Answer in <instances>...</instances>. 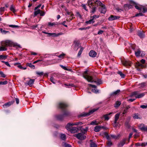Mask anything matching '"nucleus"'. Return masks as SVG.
I'll return each mask as SVG.
<instances>
[{
  "instance_id": "16",
  "label": "nucleus",
  "mask_w": 147,
  "mask_h": 147,
  "mask_svg": "<svg viewBox=\"0 0 147 147\" xmlns=\"http://www.w3.org/2000/svg\"><path fill=\"white\" fill-rule=\"evenodd\" d=\"M80 129L81 131L82 132V133L85 134V133L88 130V127H86L85 128H84L82 127V126H81L80 128Z\"/></svg>"
},
{
  "instance_id": "20",
  "label": "nucleus",
  "mask_w": 147,
  "mask_h": 147,
  "mask_svg": "<svg viewBox=\"0 0 147 147\" xmlns=\"http://www.w3.org/2000/svg\"><path fill=\"white\" fill-rule=\"evenodd\" d=\"M140 127V129L142 131L147 132V127H144V124H141Z\"/></svg>"
},
{
  "instance_id": "42",
  "label": "nucleus",
  "mask_w": 147,
  "mask_h": 147,
  "mask_svg": "<svg viewBox=\"0 0 147 147\" xmlns=\"http://www.w3.org/2000/svg\"><path fill=\"white\" fill-rule=\"evenodd\" d=\"M107 146L109 147H110L112 145V143L111 141L110 140H108L107 142Z\"/></svg>"
},
{
  "instance_id": "31",
  "label": "nucleus",
  "mask_w": 147,
  "mask_h": 147,
  "mask_svg": "<svg viewBox=\"0 0 147 147\" xmlns=\"http://www.w3.org/2000/svg\"><path fill=\"white\" fill-rule=\"evenodd\" d=\"M64 115V117H67L69 115L70 113L69 112L67 111H65L64 112V113L63 115Z\"/></svg>"
},
{
  "instance_id": "8",
  "label": "nucleus",
  "mask_w": 147,
  "mask_h": 147,
  "mask_svg": "<svg viewBox=\"0 0 147 147\" xmlns=\"http://www.w3.org/2000/svg\"><path fill=\"white\" fill-rule=\"evenodd\" d=\"M102 129H106V128L103 126L97 125L95 127L94 130L96 132H98Z\"/></svg>"
},
{
  "instance_id": "5",
  "label": "nucleus",
  "mask_w": 147,
  "mask_h": 147,
  "mask_svg": "<svg viewBox=\"0 0 147 147\" xmlns=\"http://www.w3.org/2000/svg\"><path fill=\"white\" fill-rule=\"evenodd\" d=\"M98 5L100 7L98 8L99 11L101 13L105 14L107 11V9L105 5L101 2H99Z\"/></svg>"
},
{
  "instance_id": "9",
  "label": "nucleus",
  "mask_w": 147,
  "mask_h": 147,
  "mask_svg": "<svg viewBox=\"0 0 147 147\" xmlns=\"http://www.w3.org/2000/svg\"><path fill=\"white\" fill-rule=\"evenodd\" d=\"M120 18V17L118 16H115L111 15L108 18V20L109 21H112L114 20L118 19Z\"/></svg>"
},
{
  "instance_id": "61",
  "label": "nucleus",
  "mask_w": 147,
  "mask_h": 147,
  "mask_svg": "<svg viewBox=\"0 0 147 147\" xmlns=\"http://www.w3.org/2000/svg\"><path fill=\"white\" fill-rule=\"evenodd\" d=\"M60 66L62 68V69H63L65 70H67V68L65 66H63L62 65H60Z\"/></svg>"
},
{
  "instance_id": "48",
  "label": "nucleus",
  "mask_w": 147,
  "mask_h": 147,
  "mask_svg": "<svg viewBox=\"0 0 147 147\" xmlns=\"http://www.w3.org/2000/svg\"><path fill=\"white\" fill-rule=\"evenodd\" d=\"M96 9V7L95 6L93 7L92 8V10L91 12L92 13H94L95 12Z\"/></svg>"
},
{
  "instance_id": "38",
  "label": "nucleus",
  "mask_w": 147,
  "mask_h": 147,
  "mask_svg": "<svg viewBox=\"0 0 147 147\" xmlns=\"http://www.w3.org/2000/svg\"><path fill=\"white\" fill-rule=\"evenodd\" d=\"M121 104V102L119 101L116 102L115 105L114 107L115 108L118 107Z\"/></svg>"
},
{
  "instance_id": "25",
  "label": "nucleus",
  "mask_w": 147,
  "mask_h": 147,
  "mask_svg": "<svg viewBox=\"0 0 147 147\" xmlns=\"http://www.w3.org/2000/svg\"><path fill=\"white\" fill-rule=\"evenodd\" d=\"M100 124V122L97 121L96 120H94L91 122L90 123V125H98Z\"/></svg>"
},
{
  "instance_id": "36",
  "label": "nucleus",
  "mask_w": 147,
  "mask_h": 147,
  "mask_svg": "<svg viewBox=\"0 0 147 147\" xmlns=\"http://www.w3.org/2000/svg\"><path fill=\"white\" fill-rule=\"evenodd\" d=\"M138 94V91H135L132 92L131 94L130 97H131L133 96L137 95Z\"/></svg>"
},
{
  "instance_id": "57",
  "label": "nucleus",
  "mask_w": 147,
  "mask_h": 147,
  "mask_svg": "<svg viewBox=\"0 0 147 147\" xmlns=\"http://www.w3.org/2000/svg\"><path fill=\"white\" fill-rule=\"evenodd\" d=\"M9 26L12 28H19V26L18 25H9Z\"/></svg>"
},
{
  "instance_id": "53",
  "label": "nucleus",
  "mask_w": 147,
  "mask_h": 147,
  "mask_svg": "<svg viewBox=\"0 0 147 147\" xmlns=\"http://www.w3.org/2000/svg\"><path fill=\"white\" fill-rule=\"evenodd\" d=\"M7 83V82L6 80H5L3 82H0V85H6Z\"/></svg>"
},
{
  "instance_id": "62",
  "label": "nucleus",
  "mask_w": 147,
  "mask_h": 147,
  "mask_svg": "<svg viewBox=\"0 0 147 147\" xmlns=\"http://www.w3.org/2000/svg\"><path fill=\"white\" fill-rule=\"evenodd\" d=\"M64 145L65 147H71L70 145L66 143H65Z\"/></svg>"
},
{
  "instance_id": "2",
  "label": "nucleus",
  "mask_w": 147,
  "mask_h": 147,
  "mask_svg": "<svg viewBox=\"0 0 147 147\" xmlns=\"http://www.w3.org/2000/svg\"><path fill=\"white\" fill-rule=\"evenodd\" d=\"M2 47H0V51H6L7 49L6 47L10 46L11 44V41L9 40H6L2 41L1 42Z\"/></svg>"
},
{
  "instance_id": "50",
  "label": "nucleus",
  "mask_w": 147,
  "mask_h": 147,
  "mask_svg": "<svg viewBox=\"0 0 147 147\" xmlns=\"http://www.w3.org/2000/svg\"><path fill=\"white\" fill-rule=\"evenodd\" d=\"M7 58V56H6L3 55H0V59L3 60Z\"/></svg>"
},
{
  "instance_id": "3",
  "label": "nucleus",
  "mask_w": 147,
  "mask_h": 147,
  "mask_svg": "<svg viewBox=\"0 0 147 147\" xmlns=\"http://www.w3.org/2000/svg\"><path fill=\"white\" fill-rule=\"evenodd\" d=\"M99 109V108L96 109H94L90 110L88 113L84 112L79 115V117H84L88 116L92 114L93 113L97 111Z\"/></svg>"
},
{
  "instance_id": "6",
  "label": "nucleus",
  "mask_w": 147,
  "mask_h": 147,
  "mask_svg": "<svg viewBox=\"0 0 147 147\" xmlns=\"http://www.w3.org/2000/svg\"><path fill=\"white\" fill-rule=\"evenodd\" d=\"M99 2L100 1L98 0L95 1L94 0H88L87 3L88 5L90 7L91 6L92 7L95 6L96 4H97V6L98 5Z\"/></svg>"
},
{
  "instance_id": "19",
  "label": "nucleus",
  "mask_w": 147,
  "mask_h": 147,
  "mask_svg": "<svg viewBox=\"0 0 147 147\" xmlns=\"http://www.w3.org/2000/svg\"><path fill=\"white\" fill-rule=\"evenodd\" d=\"M120 113H117L116 114L115 116V120L114 122V123H116L117 121L119 118Z\"/></svg>"
},
{
  "instance_id": "23",
  "label": "nucleus",
  "mask_w": 147,
  "mask_h": 147,
  "mask_svg": "<svg viewBox=\"0 0 147 147\" xmlns=\"http://www.w3.org/2000/svg\"><path fill=\"white\" fill-rule=\"evenodd\" d=\"M56 117L57 119L60 121L62 120L64 118V115H57L56 116Z\"/></svg>"
},
{
  "instance_id": "60",
  "label": "nucleus",
  "mask_w": 147,
  "mask_h": 147,
  "mask_svg": "<svg viewBox=\"0 0 147 147\" xmlns=\"http://www.w3.org/2000/svg\"><path fill=\"white\" fill-rule=\"evenodd\" d=\"M82 7L86 11H87V9H86V6L85 4H82Z\"/></svg>"
},
{
  "instance_id": "30",
  "label": "nucleus",
  "mask_w": 147,
  "mask_h": 147,
  "mask_svg": "<svg viewBox=\"0 0 147 147\" xmlns=\"http://www.w3.org/2000/svg\"><path fill=\"white\" fill-rule=\"evenodd\" d=\"M86 76L87 77H91V76H90L88 75V71L87 70L84 71L83 74V77L87 80V79H86V78H85V76Z\"/></svg>"
},
{
  "instance_id": "22",
  "label": "nucleus",
  "mask_w": 147,
  "mask_h": 147,
  "mask_svg": "<svg viewBox=\"0 0 147 147\" xmlns=\"http://www.w3.org/2000/svg\"><path fill=\"white\" fill-rule=\"evenodd\" d=\"M113 113L112 112L108 114H107L104 115L103 116V117L106 120H108L109 119V115H111Z\"/></svg>"
},
{
  "instance_id": "51",
  "label": "nucleus",
  "mask_w": 147,
  "mask_h": 147,
  "mask_svg": "<svg viewBox=\"0 0 147 147\" xmlns=\"http://www.w3.org/2000/svg\"><path fill=\"white\" fill-rule=\"evenodd\" d=\"M1 62L2 63H4L7 66H8L9 67H11L10 65L9 64V62H6V61H1Z\"/></svg>"
},
{
  "instance_id": "21",
  "label": "nucleus",
  "mask_w": 147,
  "mask_h": 147,
  "mask_svg": "<svg viewBox=\"0 0 147 147\" xmlns=\"http://www.w3.org/2000/svg\"><path fill=\"white\" fill-rule=\"evenodd\" d=\"M14 100H12L11 101L9 102H7L6 103H5V104L4 105H3V106H5L7 107H9L11 105H12L14 102Z\"/></svg>"
},
{
  "instance_id": "11",
  "label": "nucleus",
  "mask_w": 147,
  "mask_h": 147,
  "mask_svg": "<svg viewBox=\"0 0 147 147\" xmlns=\"http://www.w3.org/2000/svg\"><path fill=\"white\" fill-rule=\"evenodd\" d=\"M134 2H133L132 3L133 4V5H131L130 4H125L124 5V7L125 10H127L129 9H130L132 8L133 7V6L134 5L135 6V5H134L133 3Z\"/></svg>"
},
{
  "instance_id": "39",
  "label": "nucleus",
  "mask_w": 147,
  "mask_h": 147,
  "mask_svg": "<svg viewBox=\"0 0 147 147\" xmlns=\"http://www.w3.org/2000/svg\"><path fill=\"white\" fill-rule=\"evenodd\" d=\"M117 73L120 76L121 78H124L125 76V75L124 74L122 73L121 71H119Z\"/></svg>"
},
{
  "instance_id": "56",
  "label": "nucleus",
  "mask_w": 147,
  "mask_h": 147,
  "mask_svg": "<svg viewBox=\"0 0 147 147\" xmlns=\"http://www.w3.org/2000/svg\"><path fill=\"white\" fill-rule=\"evenodd\" d=\"M99 17V16L96 15H93L91 17V18H92L94 20V19H96V18H98Z\"/></svg>"
},
{
  "instance_id": "45",
  "label": "nucleus",
  "mask_w": 147,
  "mask_h": 147,
  "mask_svg": "<svg viewBox=\"0 0 147 147\" xmlns=\"http://www.w3.org/2000/svg\"><path fill=\"white\" fill-rule=\"evenodd\" d=\"M83 123L81 122H77L75 123H73V125H81L83 124Z\"/></svg>"
},
{
  "instance_id": "40",
  "label": "nucleus",
  "mask_w": 147,
  "mask_h": 147,
  "mask_svg": "<svg viewBox=\"0 0 147 147\" xmlns=\"http://www.w3.org/2000/svg\"><path fill=\"white\" fill-rule=\"evenodd\" d=\"M60 138L62 140H65L66 139V136L64 134H61Z\"/></svg>"
},
{
  "instance_id": "10",
  "label": "nucleus",
  "mask_w": 147,
  "mask_h": 147,
  "mask_svg": "<svg viewBox=\"0 0 147 147\" xmlns=\"http://www.w3.org/2000/svg\"><path fill=\"white\" fill-rule=\"evenodd\" d=\"M68 105L64 103H60L59 104V108L63 110L65 108L68 107Z\"/></svg>"
},
{
  "instance_id": "17",
  "label": "nucleus",
  "mask_w": 147,
  "mask_h": 147,
  "mask_svg": "<svg viewBox=\"0 0 147 147\" xmlns=\"http://www.w3.org/2000/svg\"><path fill=\"white\" fill-rule=\"evenodd\" d=\"M137 34L141 38H143L145 37L144 32H143L139 31L138 32Z\"/></svg>"
},
{
  "instance_id": "28",
  "label": "nucleus",
  "mask_w": 147,
  "mask_h": 147,
  "mask_svg": "<svg viewBox=\"0 0 147 147\" xmlns=\"http://www.w3.org/2000/svg\"><path fill=\"white\" fill-rule=\"evenodd\" d=\"M120 90H117L116 91L112 93L111 94V96H115L116 95L118 94L120 92Z\"/></svg>"
},
{
  "instance_id": "54",
  "label": "nucleus",
  "mask_w": 147,
  "mask_h": 147,
  "mask_svg": "<svg viewBox=\"0 0 147 147\" xmlns=\"http://www.w3.org/2000/svg\"><path fill=\"white\" fill-rule=\"evenodd\" d=\"M0 75L1 77L3 78H5L6 77V75L2 71H0Z\"/></svg>"
},
{
  "instance_id": "33",
  "label": "nucleus",
  "mask_w": 147,
  "mask_h": 147,
  "mask_svg": "<svg viewBox=\"0 0 147 147\" xmlns=\"http://www.w3.org/2000/svg\"><path fill=\"white\" fill-rule=\"evenodd\" d=\"M94 21L92 18L90 20L86 22V23L87 24H91L94 23Z\"/></svg>"
},
{
  "instance_id": "18",
  "label": "nucleus",
  "mask_w": 147,
  "mask_h": 147,
  "mask_svg": "<svg viewBox=\"0 0 147 147\" xmlns=\"http://www.w3.org/2000/svg\"><path fill=\"white\" fill-rule=\"evenodd\" d=\"M73 124V123H68L65 126L66 129L69 131L71 127H71L72 126L74 125Z\"/></svg>"
},
{
  "instance_id": "43",
  "label": "nucleus",
  "mask_w": 147,
  "mask_h": 147,
  "mask_svg": "<svg viewBox=\"0 0 147 147\" xmlns=\"http://www.w3.org/2000/svg\"><path fill=\"white\" fill-rule=\"evenodd\" d=\"M10 10L11 11H12L13 13H15L16 12V11L14 8V7L13 6V5H11V6L10 8Z\"/></svg>"
},
{
  "instance_id": "27",
  "label": "nucleus",
  "mask_w": 147,
  "mask_h": 147,
  "mask_svg": "<svg viewBox=\"0 0 147 147\" xmlns=\"http://www.w3.org/2000/svg\"><path fill=\"white\" fill-rule=\"evenodd\" d=\"M145 95L144 93H142L140 94H138V95L136 96V98H141Z\"/></svg>"
},
{
  "instance_id": "24",
  "label": "nucleus",
  "mask_w": 147,
  "mask_h": 147,
  "mask_svg": "<svg viewBox=\"0 0 147 147\" xmlns=\"http://www.w3.org/2000/svg\"><path fill=\"white\" fill-rule=\"evenodd\" d=\"M125 140H123L118 144V147H122L125 144Z\"/></svg>"
},
{
  "instance_id": "12",
  "label": "nucleus",
  "mask_w": 147,
  "mask_h": 147,
  "mask_svg": "<svg viewBox=\"0 0 147 147\" xmlns=\"http://www.w3.org/2000/svg\"><path fill=\"white\" fill-rule=\"evenodd\" d=\"M123 64L125 66H130L131 65V61L128 60H125L122 62Z\"/></svg>"
},
{
  "instance_id": "63",
  "label": "nucleus",
  "mask_w": 147,
  "mask_h": 147,
  "mask_svg": "<svg viewBox=\"0 0 147 147\" xmlns=\"http://www.w3.org/2000/svg\"><path fill=\"white\" fill-rule=\"evenodd\" d=\"M125 125L127 128H130V126L128 122H126L125 123Z\"/></svg>"
},
{
  "instance_id": "14",
  "label": "nucleus",
  "mask_w": 147,
  "mask_h": 147,
  "mask_svg": "<svg viewBox=\"0 0 147 147\" xmlns=\"http://www.w3.org/2000/svg\"><path fill=\"white\" fill-rule=\"evenodd\" d=\"M96 53L94 51L91 50L90 51L89 53V56L91 57H95L96 56Z\"/></svg>"
},
{
  "instance_id": "37",
  "label": "nucleus",
  "mask_w": 147,
  "mask_h": 147,
  "mask_svg": "<svg viewBox=\"0 0 147 147\" xmlns=\"http://www.w3.org/2000/svg\"><path fill=\"white\" fill-rule=\"evenodd\" d=\"M104 134L107 139L108 140H110V138L107 132H105L104 133Z\"/></svg>"
},
{
  "instance_id": "59",
  "label": "nucleus",
  "mask_w": 147,
  "mask_h": 147,
  "mask_svg": "<svg viewBox=\"0 0 147 147\" xmlns=\"http://www.w3.org/2000/svg\"><path fill=\"white\" fill-rule=\"evenodd\" d=\"M104 32V31L101 30H100L98 32V34L100 35L102 34Z\"/></svg>"
},
{
  "instance_id": "7",
  "label": "nucleus",
  "mask_w": 147,
  "mask_h": 147,
  "mask_svg": "<svg viewBox=\"0 0 147 147\" xmlns=\"http://www.w3.org/2000/svg\"><path fill=\"white\" fill-rule=\"evenodd\" d=\"M74 136L76 137L78 139L80 140H85L86 138V136L82 133H79L77 134H75Z\"/></svg>"
},
{
  "instance_id": "35",
  "label": "nucleus",
  "mask_w": 147,
  "mask_h": 147,
  "mask_svg": "<svg viewBox=\"0 0 147 147\" xmlns=\"http://www.w3.org/2000/svg\"><path fill=\"white\" fill-rule=\"evenodd\" d=\"M26 65L27 66H29L33 69H34L35 68V66L31 63H27Z\"/></svg>"
},
{
  "instance_id": "15",
  "label": "nucleus",
  "mask_w": 147,
  "mask_h": 147,
  "mask_svg": "<svg viewBox=\"0 0 147 147\" xmlns=\"http://www.w3.org/2000/svg\"><path fill=\"white\" fill-rule=\"evenodd\" d=\"M63 34V33L62 32L56 34L55 33H50L49 34L50 35V36H52L54 37H56L60 35H62Z\"/></svg>"
},
{
  "instance_id": "26",
  "label": "nucleus",
  "mask_w": 147,
  "mask_h": 147,
  "mask_svg": "<svg viewBox=\"0 0 147 147\" xmlns=\"http://www.w3.org/2000/svg\"><path fill=\"white\" fill-rule=\"evenodd\" d=\"M90 142H91L90 144V147H97V144L94 142H92V140H90Z\"/></svg>"
},
{
  "instance_id": "34",
  "label": "nucleus",
  "mask_w": 147,
  "mask_h": 147,
  "mask_svg": "<svg viewBox=\"0 0 147 147\" xmlns=\"http://www.w3.org/2000/svg\"><path fill=\"white\" fill-rule=\"evenodd\" d=\"M135 55L137 57H138L140 56V54L141 53V51L140 50H138L137 51H135Z\"/></svg>"
},
{
  "instance_id": "47",
  "label": "nucleus",
  "mask_w": 147,
  "mask_h": 147,
  "mask_svg": "<svg viewBox=\"0 0 147 147\" xmlns=\"http://www.w3.org/2000/svg\"><path fill=\"white\" fill-rule=\"evenodd\" d=\"M64 85L69 87H74L75 86V85L72 84H64Z\"/></svg>"
},
{
  "instance_id": "46",
  "label": "nucleus",
  "mask_w": 147,
  "mask_h": 147,
  "mask_svg": "<svg viewBox=\"0 0 147 147\" xmlns=\"http://www.w3.org/2000/svg\"><path fill=\"white\" fill-rule=\"evenodd\" d=\"M40 11L41 10L40 9H38L37 11H35L34 12V16H36L38 14L40 13Z\"/></svg>"
},
{
  "instance_id": "32",
  "label": "nucleus",
  "mask_w": 147,
  "mask_h": 147,
  "mask_svg": "<svg viewBox=\"0 0 147 147\" xmlns=\"http://www.w3.org/2000/svg\"><path fill=\"white\" fill-rule=\"evenodd\" d=\"M133 117L134 119H140V118L139 117V114L138 113H135L133 114Z\"/></svg>"
},
{
  "instance_id": "64",
  "label": "nucleus",
  "mask_w": 147,
  "mask_h": 147,
  "mask_svg": "<svg viewBox=\"0 0 147 147\" xmlns=\"http://www.w3.org/2000/svg\"><path fill=\"white\" fill-rule=\"evenodd\" d=\"M140 107L142 109H146L147 107V105H141L140 106Z\"/></svg>"
},
{
  "instance_id": "52",
  "label": "nucleus",
  "mask_w": 147,
  "mask_h": 147,
  "mask_svg": "<svg viewBox=\"0 0 147 147\" xmlns=\"http://www.w3.org/2000/svg\"><path fill=\"white\" fill-rule=\"evenodd\" d=\"M1 31L2 33H4V34H6L7 33H9V31H5L4 30H3L2 29H1Z\"/></svg>"
},
{
  "instance_id": "58",
  "label": "nucleus",
  "mask_w": 147,
  "mask_h": 147,
  "mask_svg": "<svg viewBox=\"0 0 147 147\" xmlns=\"http://www.w3.org/2000/svg\"><path fill=\"white\" fill-rule=\"evenodd\" d=\"M50 80L53 83L55 84V82H54L55 80L53 77H52L50 78Z\"/></svg>"
},
{
  "instance_id": "49",
  "label": "nucleus",
  "mask_w": 147,
  "mask_h": 147,
  "mask_svg": "<svg viewBox=\"0 0 147 147\" xmlns=\"http://www.w3.org/2000/svg\"><path fill=\"white\" fill-rule=\"evenodd\" d=\"M74 43L75 45V47H78L79 45V42L77 40H75Z\"/></svg>"
},
{
  "instance_id": "41",
  "label": "nucleus",
  "mask_w": 147,
  "mask_h": 147,
  "mask_svg": "<svg viewBox=\"0 0 147 147\" xmlns=\"http://www.w3.org/2000/svg\"><path fill=\"white\" fill-rule=\"evenodd\" d=\"M84 49L83 47H81L78 54V56L79 57L81 55Z\"/></svg>"
},
{
  "instance_id": "13",
  "label": "nucleus",
  "mask_w": 147,
  "mask_h": 147,
  "mask_svg": "<svg viewBox=\"0 0 147 147\" xmlns=\"http://www.w3.org/2000/svg\"><path fill=\"white\" fill-rule=\"evenodd\" d=\"M78 129L76 127H73L69 130V131L71 133L74 134L78 132Z\"/></svg>"
},
{
  "instance_id": "1",
  "label": "nucleus",
  "mask_w": 147,
  "mask_h": 147,
  "mask_svg": "<svg viewBox=\"0 0 147 147\" xmlns=\"http://www.w3.org/2000/svg\"><path fill=\"white\" fill-rule=\"evenodd\" d=\"M133 3L134 5H135V7L136 9L140 11L142 10V12H140L139 13H137L134 16V17L142 16H144V14L143 13H145L147 11V8L144 6L142 5H138V4L135 2H134Z\"/></svg>"
},
{
  "instance_id": "29",
  "label": "nucleus",
  "mask_w": 147,
  "mask_h": 147,
  "mask_svg": "<svg viewBox=\"0 0 147 147\" xmlns=\"http://www.w3.org/2000/svg\"><path fill=\"white\" fill-rule=\"evenodd\" d=\"M34 79H30L28 83V85H29V86H31L34 83Z\"/></svg>"
},
{
  "instance_id": "4",
  "label": "nucleus",
  "mask_w": 147,
  "mask_h": 147,
  "mask_svg": "<svg viewBox=\"0 0 147 147\" xmlns=\"http://www.w3.org/2000/svg\"><path fill=\"white\" fill-rule=\"evenodd\" d=\"M85 77L87 79V80L89 82H94L96 83L97 85H99L102 83V82L100 80L97 79L96 80H93L92 77L85 76Z\"/></svg>"
},
{
  "instance_id": "55",
  "label": "nucleus",
  "mask_w": 147,
  "mask_h": 147,
  "mask_svg": "<svg viewBox=\"0 0 147 147\" xmlns=\"http://www.w3.org/2000/svg\"><path fill=\"white\" fill-rule=\"evenodd\" d=\"M36 74L39 76H41L43 75L44 73L43 72H36Z\"/></svg>"
},
{
  "instance_id": "44",
  "label": "nucleus",
  "mask_w": 147,
  "mask_h": 147,
  "mask_svg": "<svg viewBox=\"0 0 147 147\" xmlns=\"http://www.w3.org/2000/svg\"><path fill=\"white\" fill-rule=\"evenodd\" d=\"M65 55V54L62 53V54L58 56V57L59 58L63 59L64 58V56Z\"/></svg>"
}]
</instances>
